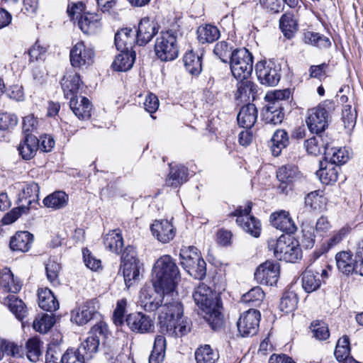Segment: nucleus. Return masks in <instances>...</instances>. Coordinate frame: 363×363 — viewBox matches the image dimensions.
Returning <instances> with one entry per match:
<instances>
[{
	"label": "nucleus",
	"mask_w": 363,
	"mask_h": 363,
	"mask_svg": "<svg viewBox=\"0 0 363 363\" xmlns=\"http://www.w3.org/2000/svg\"><path fill=\"white\" fill-rule=\"evenodd\" d=\"M125 323L132 331L139 333H152L155 328L152 320L140 312L128 315Z\"/></svg>",
	"instance_id": "nucleus-16"
},
{
	"label": "nucleus",
	"mask_w": 363,
	"mask_h": 363,
	"mask_svg": "<svg viewBox=\"0 0 363 363\" xmlns=\"http://www.w3.org/2000/svg\"><path fill=\"white\" fill-rule=\"evenodd\" d=\"M150 230L153 236L162 243L169 242L175 236V228L167 220H155Z\"/></svg>",
	"instance_id": "nucleus-18"
},
{
	"label": "nucleus",
	"mask_w": 363,
	"mask_h": 363,
	"mask_svg": "<svg viewBox=\"0 0 363 363\" xmlns=\"http://www.w3.org/2000/svg\"><path fill=\"white\" fill-rule=\"evenodd\" d=\"M135 60V54L132 51L121 50V53L116 56L112 63L114 70L125 72L129 70L133 65Z\"/></svg>",
	"instance_id": "nucleus-32"
},
{
	"label": "nucleus",
	"mask_w": 363,
	"mask_h": 363,
	"mask_svg": "<svg viewBox=\"0 0 363 363\" xmlns=\"http://www.w3.org/2000/svg\"><path fill=\"white\" fill-rule=\"evenodd\" d=\"M220 36L218 28L211 24L200 26L197 29V38L202 44L212 43Z\"/></svg>",
	"instance_id": "nucleus-34"
},
{
	"label": "nucleus",
	"mask_w": 363,
	"mask_h": 363,
	"mask_svg": "<svg viewBox=\"0 0 363 363\" xmlns=\"http://www.w3.org/2000/svg\"><path fill=\"white\" fill-rule=\"evenodd\" d=\"M252 203L248 201L245 206H239L231 216L236 217L237 224L247 233L258 238L261 233V223L254 216L251 215Z\"/></svg>",
	"instance_id": "nucleus-9"
},
{
	"label": "nucleus",
	"mask_w": 363,
	"mask_h": 363,
	"mask_svg": "<svg viewBox=\"0 0 363 363\" xmlns=\"http://www.w3.org/2000/svg\"><path fill=\"white\" fill-rule=\"evenodd\" d=\"M183 61L186 71L191 75H199L201 70V57L193 51L187 52L184 57Z\"/></svg>",
	"instance_id": "nucleus-42"
},
{
	"label": "nucleus",
	"mask_w": 363,
	"mask_h": 363,
	"mask_svg": "<svg viewBox=\"0 0 363 363\" xmlns=\"http://www.w3.org/2000/svg\"><path fill=\"white\" fill-rule=\"evenodd\" d=\"M188 169L184 166L171 167L166 184L168 186L177 187L188 179Z\"/></svg>",
	"instance_id": "nucleus-39"
},
{
	"label": "nucleus",
	"mask_w": 363,
	"mask_h": 363,
	"mask_svg": "<svg viewBox=\"0 0 363 363\" xmlns=\"http://www.w3.org/2000/svg\"><path fill=\"white\" fill-rule=\"evenodd\" d=\"M39 147V140L34 134H27L18 147L20 156L25 160L34 157Z\"/></svg>",
	"instance_id": "nucleus-20"
},
{
	"label": "nucleus",
	"mask_w": 363,
	"mask_h": 363,
	"mask_svg": "<svg viewBox=\"0 0 363 363\" xmlns=\"http://www.w3.org/2000/svg\"><path fill=\"white\" fill-rule=\"evenodd\" d=\"M279 27L284 36L290 39L298 30V23L292 13H286L280 18Z\"/></svg>",
	"instance_id": "nucleus-38"
},
{
	"label": "nucleus",
	"mask_w": 363,
	"mask_h": 363,
	"mask_svg": "<svg viewBox=\"0 0 363 363\" xmlns=\"http://www.w3.org/2000/svg\"><path fill=\"white\" fill-rule=\"evenodd\" d=\"M257 118V110L252 104H248L242 106L237 117L238 124L246 129L251 128L256 122Z\"/></svg>",
	"instance_id": "nucleus-25"
},
{
	"label": "nucleus",
	"mask_w": 363,
	"mask_h": 363,
	"mask_svg": "<svg viewBox=\"0 0 363 363\" xmlns=\"http://www.w3.org/2000/svg\"><path fill=\"white\" fill-rule=\"evenodd\" d=\"M64 354L55 344L49 345L45 354V363H63Z\"/></svg>",
	"instance_id": "nucleus-57"
},
{
	"label": "nucleus",
	"mask_w": 363,
	"mask_h": 363,
	"mask_svg": "<svg viewBox=\"0 0 363 363\" xmlns=\"http://www.w3.org/2000/svg\"><path fill=\"white\" fill-rule=\"evenodd\" d=\"M174 291L164 288L143 287L139 296L140 304L145 311L158 310L161 333L172 337H182L190 331L189 323L183 316V306Z\"/></svg>",
	"instance_id": "nucleus-1"
},
{
	"label": "nucleus",
	"mask_w": 363,
	"mask_h": 363,
	"mask_svg": "<svg viewBox=\"0 0 363 363\" xmlns=\"http://www.w3.org/2000/svg\"><path fill=\"white\" fill-rule=\"evenodd\" d=\"M55 323V317L52 315L44 314L40 318H35L33 321V329L40 333H46L52 328Z\"/></svg>",
	"instance_id": "nucleus-51"
},
{
	"label": "nucleus",
	"mask_w": 363,
	"mask_h": 363,
	"mask_svg": "<svg viewBox=\"0 0 363 363\" xmlns=\"http://www.w3.org/2000/svg\"><path fill=\"white\" fill-rule=\"evenodd\" d=\"M325 159L329 160L330 164L337 166L345 164L349 159L348 152L342 147H328L325 151Z\"/></svg>",
	"instance_id": "nucleus-41"
},
{
	"label": "nucleus",
	"mask_w": 363,
	"mask_h": 363,
	"mask_svg": "<svg viewBox=\"0 0 363 363\" xmlns=\"http://www.w3.org/2000/svg\"><path fill=\"white\" fill-rule=\"evenodd\" d=\"M311 330L313 337L318 340H325L330 336V332L328 325L322 321H313L311 324Z\"/></svg>",
	"instance_id": "nucleus-55"
},
{
	"label": "nucleus",
	"mask_w": 363,
	"mask_h": 363,
	"mask_svg": "<svg viewBox=\"0 0 363 363\" xmlns=\"http://www.w3.org/2000/svg\"><path fill=\"white\" fill-rule=\"evenodd\" d=\"M94 313V308L91 307L89 303H87L76 311H72L71 320L79 325H83L92 319Z\"/></svg>",
	"instance_id": "nucleus-40"
},
{
	"label": "nucleus",
	"mask_w": 363,
	"mask_h": 363,
	"mask_svg": "<svg viewBox=\"0 0 363 363\" xmlns=\"http://www.w3.org/2000/svg\"><path fill=\"white\" fill-rule=\"evenodd\" d=\"M108 335L107 325L101 321L91 328L89 335L81 343L77 350L86 359V361H89L98 352L100 341L106 339Z\"/></svg>",
	"instance_id": "nucleus-7"
},
{
	"label": "nucleus",
	"mask_w": 363,
	"mask_h": 363,
	"mask_svg": "<svg viewBox=\"0 0 363 363\" xmlns=\"http://www.w3.org/2000/svg\"><path fill=\"white\" fill-rule=\"evenodd\" d=\"M33 235L28 231L17 232L10 240V247L13 251L28 252L33 244Z\"/></svg>",
	"instance_id": "nucleus-21"
},
{
	"label": "nucleus",
	"mask_w": 363,
	"mask_h": 363,
	"mask_svg": "<svg viewBox=\"0 0 363 363\" xmlns=\"http://www.w3.org/2000/svg\"><path fill=\"white\" fill-rule=\"evenodd\" d=\"M271 150L272 155L279 156L282 150L286 147L289 143L288 133L284 130H277L271 140Z\"/></svg>",
	"instance_id": "nucleus-37"
},
{
	"label": "nucleus",
	"mask_w": 363,
	"mask_h": 363,
	"mask_svg": "<svg viewBox=\"0 0 363 363\" xmlns=\"http://www.w3.org/2000/svg\"><path fill=\"white\" fill-rule=\"evenodd\" d=\"M179 256L182 267L191 277L202 279L206 274V264L196 247L190 246L181 250Z\"/></svg>",
	"instance_id": "nucleus-5"
},
{
	"label": "nucleus",
	"mask_w": 363,
	"mask_h": 363,
	"mask_svg": "<svg viewBox=\"0 0 363 363\" xmlns=\"http://www.w3.org/2000/svg\"><path fill=\"white\" fill-rule=\"evenodd\" d=\"M335 261L337 269L342 274L349 275L355 271L357 262L350 251H342L337 253Z\"/></svg>",
	"instance_id": "nucleus-27"
},
{
	"label": "nucleus",
	"mask_w": 363,
	"mask_h": 363,
	"mask_svg": "<svg viewBox=\"0 0 363 363\" xmlns=\"http://www.w3.org/2000/svg\"><path fill=\"white\" fill-rule=\"evenodd\" d=\"M264 298V293L259 286H255L242 296L241 301L252 306H259Z\"/></svg>",
	"instance_id": "nucleus-50"
},
{
	"label": "nucleus",
	"mask_w": 363,
	"mask_h": 363,
	"mask_svg": "<svg viewBox=\"0 0 363 363\" xmlns=\"http://www.w3.org/2000/svg\"><path fill=\"white\" fill-rule=\"evenodd\" d=\"M27 357L33 362H36L42 356L41 342L36 337L29 339L26 342Z\"/></svg>",
	"instance_id": "nucleus-53"
},
{
	"label": "nucleus",
	"mask_w": 363,
	"mask_h": 363,
	"mask_svg": "<svg viewBox=\"0 0 363 363\" xmlns=\"http://www.w3.org/2000/svg\"><path fill=\"white\" fill-rule=\"evenodd\" d=\"M303 41L305 43L318 47L319 48H328L330 47V40L318 33L306 31L303 33Z\"/></svg>",
	"instance_id": "nucleus-47"
},
{
	"label": "nucleus",
	"mask_w": 363,
	"mask_h": 363,
	"mask_svg": "<svg viewBox=\"0 0 363 363\" xmlns=\"http://www.w3.org/2000/svg\"><path fill=\"white\" fill-rule=\"evenodd\" d=\"M348 233L349 230L345 227H343L338 230L334 231L330 238L323 245L324 252L329 251L330 249L340 243Z\"/></svg>",
	"instance_id": "nucleus-56"
},
{
	"label": "nucleus",
	"mask_w": 363,
	"mask_h": 363,
	"mask_svg": "<svg viewBox=\"0 0 363 363\" xmlns=\"http://www.w3.org/2000/svg\"><path fill=\"white\" fill-rule=\"evenodd\" d=\"M38 127V120L33 114H29L23 118L22 129L25 135L37 132Z\"/></svg>",
	"instance_id": "nucleus-59"
},
{
	"label": "nucleus",
	"mask_w": 363,
	"mask_h": 363,
	"mask_svg": "<svg viewBox=\"0 0 363 363\" xmlns=\"http://www.w3.org/2000/svg\"><path fill=\"white\" fill-rule=\"evenodd\" d=\"M80 82V77L76 72H70L64 77L61 85L65 98L70 99L77 96Z\"/></svg>",
	"instance_id": "nucleus-24"
},
{
	"label": "nucleus",
	"mask_w": 363,
	"mask_h": 363,
	"mask_svg": "<svg viewBox=\"0 0 363 363\" xmlns=\"http://www.w3.org/2000/svg\"><path fill=\"white\" fill-rule=\"evenodd\" d=\"M291 92L289 89L275 90L268 92L265 96V99L269 105L283 109V104L290 96Z\"/></svg>",
	"instance_id": "nucleus-49"
},
{
	"label": "nucleus",
	"mask_w": 363,
	"mask_h": 363,
	"mask_svg": "<svg viewBox=\"0 0 363 363\" xmlns=\"http://www.w3.org/2000/svg\"><path fill=\"white\" fill-rule=\"evenodd\" d=\"M284 118L283 109L267 104L262 111V119L266 124L277 125Z\"/></svg>",
	"instance_id": "nucleus-46"
},
{
	"label": "nucleus",
	"mask_w": 363,
	"mask_h": 363,
	"mask_svg": "<svg viewBox=\"0 0 363 363\" xmlns=\"http://www.w3.org/2000/svg\"><path fill=\"white\" fill-rule=\"evenodd\" d=\"M270 222L274 228L287 233H294L296 230L289 213L284 210L273 213L270 216Z\"/></svg>",
	"instance_id": "nucleus-19"
},
{
	"label": "nucleus",
	"mask_w": 363,
	"mask_h": 363,
	"mask_svg": "<svg viewBox=\"0 0 363 363\" xmlns=\"http://www.w3.org/2000/svg\"><path fill=\"white\" fill-rule=\"evenodd\" d=\"M231 48L225 41H220L216 43L213 49V53L223 62H227L231 55Z\"/></svg>",
	"instance_id": "nucleus-60"
},
{
	"label": "nucleus",
	"mask_w": 363,
	"mask_h": 363,
	"mask_svg": "<svg viewBox=\"0 0 363 363\" xmlns=\"http://www.w3.org/2000/svg\"><path fill=\"white\" fill-rule=\"evenodd\" d=\"M63 363H85L86 359L78 350L68 349L64 353Z\"/></svg>",
	"instance_id": "nucleus-64"
},
{
	"label": "nucleus",
	"mask_w": 363,
	"mask_h": 363,
	"mask_svg": "<svg viewBox=\"0 0 363 363\" xmlns=\"http://www.w3.org/2000/svg\"><path fill=\"white\" fill-rule=\"evenodd\" d=\"M335 107L333 100H325L308 109L306 122L309 130L313 133L322 134L328 125V115L335 110Z\"/></svg>",
	"instance_id": "nucleus-4"
},
{
	"label": "nucleus",
	"mask_w": 363,
	"mask_h": 363,
	"mask_svg": "<svg viewBox=\"0 0 363 363\" xmlns=\"http://www.w3.org/2000/svg\"><path fill=\"white\" fill-rule=\"evenodd\" d=\"M69 107L74 115L79 119H88L91 116V106L87 98L77 96L70 99Z\"/></svg>",
	"instance_id": "nucleus-22"
},
{
	"label": "nucleus",
	"mask_w": 363,
	"mask_h": 363,
	"mask_svg": "<svg viewBox=\"0 0 363 363\" xmlns=\"http://www.w3.org/2000/svg\"><path fill=\"white\" fill-rule=\"evenodd\" d=\"M94 56L93 48L85 45L82 41L77 43L69 52L70 62L74 67L89 66L93 62Z\"/></svg>",
	"instance_id": "nucleus-14"
},
{
	"label": "nucleus",
	"mask_w": 363,
	"mask_h": 363,
	"mask_svg": "<svg viewBox=\"0 0 363 363\" xmlns=\"http://www.w3.org/2000/svg\"><path fill=\"white\" fill-rule=\"evenodd\" d=\"M78 26L83 33L93 34L97 32L101 26L100 18L96 13H86L78 20Z\"/></svg>",
	"instance_id": "nucleus-30"
},
{
	"label": "nucleus",
	"mask_w": 363,
	"mask_h": 363,
	"mask_svg": "<svg viewBox=\"0 0 363 363\" xmlns=\"http://www.w3.org/2000/svg\"><path fill=\"white\" fill-rule=\"evenodd\" d=\"M127 306V301L125 298L118 300L113 312V322L116 325H121L123 323V315Z\"/></svg>",
	"instance_id": "nucleus-63"
},
{
	"label": "nucleus",
	"mask_w": 363,
	"mask_h": 363,
	"mask_svg": "<svg viewBox=\"0 0 363 363\" xmlns=\"http://www.w3.org/2000/svg\"><path fill=\"white\" fill-rule=\"evenodd\" d=\"M155 54L162 61H172L178 57L177 36L171 31L162 32L155 45Z\"/></svg>",
	"instance_id": "nucleus-10"
},
{
	"label": "nucleus",
	"mask_w": 363,
	"mask_h": 363,
	"mask_svg": "<svg viewBox=\"0 0 363 363\" xmlns=\"http://www.w3.org/2000/svg\"><path fill=\"white\" fill-rule=\"evenodd\" d=\"M277 178L279 182L278 190L280 193L288 194L295 183L300 182L303 178L302 173L297 166L287 164L280 167L277 171Z\"/></svg>",
	"instance_id": "nucleus-11"
},
{
	"label": "nucleus",
	"mask_w": 363,
	"mask_h": 363,
	"mask_svg": "<svg viewBox=\"0 0 363 363\" xmlns=\"http://www.w3.org/2000/svg\"><path fill=\"white\" fill-rule=\"evenodd\" d=\"M104 245L110 251L118 254L123 247V240L121 234L117 230H113L107 234L104 239Z\"/></svg>",
	"instance_id": "nucleus-48"
},
{
	"label": "nucleus",
	"mask_w": 363,
	"mask_h": 363,
	"mask_svg": "<svg viewBox=\"0 0 363 363\" xmlns=\"http://www.w3.org/2000/svg\"><path fill=\"white\" fill-rule=\"evenodd\" d=\"M350 346L349 337L347 336H343L337 340L334 352L335 357L338 362H341L342 360L350 357Z\"/></svg>",
	"instance_id": "nucleus-54"
},
{
	"label": "nucleus",
	"mask_w": 363,
	"mask_h": 363,
	"mask_svg": "<svg viewBox=\"0 0 363 363\" xmlns=\"http://www.w3.org/2000/svg\"><path fill=\"white\" fill-rule=\"evenodd\" d=\"M123 274L125 285L129 288L133 283L139 279L140 277V262L121 264Z\"/></svg>",
	"instance_id": "nucleus-44"
},
{
	"label": "nucleus",
	"mask_w": 363,
	"mask_h": 363,
	"mask_svg": "<svg viewBox=\"0 0 363 363\" xmlns=\"http://www.w3.org/2000/svg\"><path fill=\"white\" fill-rule=\"evenodd\" d=\"M218 358V352L208 345L201 346L195 352L196 363H216Z\"/></svg>",
	"instance_id": "nucleus-45"
},
{
	"label": "nucleus",
	"mask_w": 363,
	"mask_h": 363,
	"mask_svg": "<svg viewBox=\"0 0 363 363\" xmlns=\"http://www.w3.org/2000/svg\"><path fill=\"white\" fill-rule=\"evenodd\" d=\"M179 279V269L169 255H163L155 262L152 268L154 287L164 288L169 291H174Z\"/></svg>",
	"instance_id": "nucleus-3"
},
{
	"label": "nucleus",
	"mask_w": 363,
	"mask_h": 363,
	"mask_svg": "<svg viewBox=\"0 0 363 363\" xmlns=\"http://www.w3.org/2000/svg\"><path fill=\"white\" fill-rule=\"evenodd\" d=\"M158 27L154 21L149 18H143L140 20L136 32V43L139 45L148 43L157 33Z\"/></svg>",
	"instance_id": "nucleus-17"
},
{
	"label": "nucleus",
	"mask_w": 363,
	"mask_h": 363,
	"mask_svg": "<svg viewBox=\"0 0 363 363\" xmlns=\"http://www.w3.org/2000/svg\"><path fill=\"white\" fill-rule=\"evenodd\" d=\"M339 170V167L329 163L325 167H320L316 174L323 184L328 185L337 180Z\"/></svg>",
	"instance_id": "nucleus-43"
},
{
	"label": "nucleus",
	"mask_w": 363,
	"mask_h": 363,
	"mask_svg": "<svg viewBox=\"0 0 363 363\" xmlns=\"http://www.w3.org/2000/svg\"><path fill=\"white\" fill-rule=\"evenodd\" d=\"M29 208L20 206L12 209L2 218V223L4 225H9L15 222L22 214L27 213Z\"/></svg>",
	"instance_id": "nucleus-61"
},
{
	"label": "nucleus",
	"mask_w": 363,
	"mask_h": 363,
	"mask_svg": "<svg viewBox=\"0 0 363 363\" xmlns=\"http://www.w3.org/2000/svg\"><path fill=\"white\" fill-rule=\"evenodd\" d=\"M260 318V312L256 309H249L242 313L237 322L238 330L241 336L249 337L256 335L259 330Z\"/></svg>",
	"instance_id": "nucleus-13"
},
{
	"label": "nucleus",
	"mask_w": 363,
	"mask_h": 363,
	"mask_svg": "<svg viewBox=\"0 0 363 363\" xmlns=\"http://www.w3.org/2000/svg\"><path fill=\"white\" fill-rule=\"evenodd\" d=\"M0 286L6 292L16 294L21 289V281L14 277L9 268H4L0 272Z\"/></svg>",
	"instance_id": "nucleus-26"
},
{
	"label": "nucleus",
	"mask_w": 363,
	"mask_h": 363,
	"mask_svg": "<svg viewBox=\"0 0 363 363\" xmlns=\"http://www.w3.org/2000/svg\"><path fill=\"white\" fill-rule=\"evenodd\" d=\"M60 270V265L52 260H49L45 267L48 279L53 285L59 284L58 274Z\"/></svg>",
	"instance_id": "nucleus-58"
},
{
	"label": "nucleus",
	"mask_w": 363,
	"mask_h": 363,
	"mask_svg": "<svg viewBox=\"0 0 363 363\" xmlns=\"http://www.w3.org/2000/svg\"><path fill=\"white\" fill-rule=\"evenodd\" d=\"M329 145L328 138L323 134L316 135L305 141V147L308 154L317 156L327 150Z\"/></svg>",
	"instance_id": "nucleus-29"
},
{
	"label": "nucleus",
	"mask_w": 363,
	"mask_h": 363,
	"mask_svg": "<svg viewBox=\"0 0 363 363\" xmlns=\"http://www.w3.org/2000/svg\"><path fill=\"white\" fill-rule=\"evenodd\" d=\"M135 43H136L135 33L130 28H123L115 35V45L118 50L131 51Z\"/></svg>",
	"instance_id": "nucleus-23"
},
{
	"label": "nucleus",
	"mask_w": 363,
	"mask_h": 363,
	"mask_svg": "<svg viewBox=\"0 0 363 363\" xmlns=\"http://www.w3.org/2000/svg\"><path fill=\"white\" fill-rule=\"evenodd\" d=\"M3 303L9 308L10 311L19 320H23L28 313L26 305L15 295H9L5 297L3 300Z\"/></svg>",
	"instance_id": "nucleus-28"
},
{
	"label": "nucleus",
	"mask_w": 363,
	"mask_h": 363,
	"mask_svg": "<svg viewBox=\"0 0 363 363\" xmlns=\"http://www.w3.org/2000/svg\"><path fill=\"white\" fill-rule=\"evenodd\" d=\"M230 69L237 80L247 79L253 69V57L246 48L235 50L230 55Z\"/></svg>",
	"instance_id": "nucleus-6"
},
{
	"label": "nucleus",
	"mask_w": 363,
	"mask_h": 363,
	"mask_svg": "<svg viewBox=\"0 0 363 363\" xmlns=\"http://www.w3.org/2000/svg\"><path fill=\"white\" fill-rule=\"evenodd\" d=\"M68 195L62 191H56L47 196L43 201L45 206L53 209H60L65 207L68 203Z\"/></svg>",
	"instance_id": "nucleus-36"
},
{
	"label": "nucleus",
	"mask_w": 363,
	"mask_h": 363,
	"mask_svg": "<svg viewBox=\"0 0 363 363\" xmlns=\"http://www.w3.org/2000/svg\"><path fill=\"white\" fill-rule=\"evenodd\" d=\"M274 254L278 259L292 263L297 262L302 257L301 249L298 242L286 235H281L277 240Z\"/></svg>",
	"instance_id": "nucleus-8"
},
{
	"label": "nucleus",
	"mask_w": 363,
	"mask_h": 363,
	"mask_svg": "<svg viewBox=\"0 0 363 363\" xmlns=\"http://www.w3.org/2000/svg\"><path fill=\"white\" fill-rule=\"evenodd\" d=\"M193 298L201 310V315L208 323L212 329L216 330L220 328L223 324V316L218 294L202 283L196 288Z\"/></svg>",
	"instance_id": "nucleus-2"
},
{
	"label": "nucleus",
	"mask_w": 363,
	"mask_h": 363,
	"mask_svg": "<svg viewBox=\"0 0 363 363\" xmlns=\"http://www.w3.org/2000/svg\"><path fill=\"white\" fill-rule=\"evenodd\" d=\"M237 91L235 94L236 99H242L243 97H248V95L253 91V84L247 79L238 80Z\"/></svg>",
	"instance_id": "nucleus-62"
},
{
	"label": "nucleus",
	"mask_w": 363,
	"mask_h": 363,
	"mask_svg": "<svg viewBox=\"0 0 363 363\" xmlns=\"http://www.w3.org/2000/svg\"><path fill=\"white\" fill-rule=\"evenodd\" d=\"M297 303V295L294 291H286L281 298L279 307L281 311L288 313L296 308Z\"/></svg>",
	"instance_id": "nucleus-52"
},
{
	"label": "nucleus",
	"mask_w": 363,
	"mask_h": 363,
	"mask_svg": "<svg viewBox=\"0 0 363 363\" xmlns=\"http://www.w3.org/2000/svg\"><path fill=\"white\" fill-rule=\"evenodd\" d=\"M281 66L274 61H259L255 65V72L261 84L276 86L281 77Z\"/></svg>",
	"instance_id": "nucleus-12"
},
{
	"label": "nucleus",
	"mask_w": 363,
	"mask_h": 363,
	"mask_svg": "<svg viewBox=\"0 0 363 363\" xmlns=\"http://www.w3.org/2000/svg\"><path fill=\"white\" fill-rule=\"evenodd\" d=\"M167 348L166 338L162 335L155 336L149 363H163Z\"/></svg>",
	"instance_id": "nucleus-31"
},
{
	"label": "nucleus",
	"mask_w": 363,
	"mask_h": 363,
	"mask_svg": "<svg viewBox=\"0 0 363 363\" xmlns=\"http://www.w3.org/2000/svg\"><path fill=\"white\" fill-rule=\"evenodd\" d=\"M279 273V264L277 262L267 261L257 267L255 278L261 284L273 286L278 281Z\"/></svg>",
	"instance_id": "nucleus-15"
},
{
	"label": "nucleus",
	"mask_w": 363,
	"mask_h": 363,
	"mask_svg": "<svg viewBox=\"0 0 363 363\" xmlns=\"http://www.w3.org/2000/svg\"><path fill=\"white\" fill-rule=\"evenodd\" d=\"M38 305L44 311H55L59 308V302L48 288L38 291Z\"/></svg>",
	"instance_id": "nucleus-33"
},
{
	"label": "nucleus",
	"mask_w": 363,
	"mask_h": 363,
	"mask_svg": "<svg viewBox=\"0 0 363 363\" xmlns=\"http://www.w3.org/2000/svg\"><path fill=\"white\" fill-rule=\"evenodd\" d=\"M321 285L320 274L307 268L302 274V287L307 293L317 290Z\"/></svg>",
	"instance_id": "nucleus-35"
}]
</instances>
